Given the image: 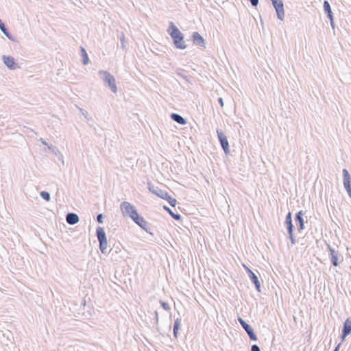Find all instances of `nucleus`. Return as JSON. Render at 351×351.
<instances>
[{
	"mask_svg": "<svg viewBox=\"0 0 351 351\" xmlns=\"http://www.w3.org/2000/svg\"><path fill=\"white\" fill-rule=\"evenodd\" d=\"M167 32L171 36L173 45L177 49H185L186 48V45L184 40V34L179 30V29L173 22L169 23Z\"/></svg>",
	"mask_w": 351,
	"mask_h": 351,
	"instance_id": "obj_1",
	"label": "nucleus"
},
{
	"mask_svg": "<svg viewBox=\"0 0 351 351\" xmlns=\"http://www.w3.org/2000/svg\"><path fill=\"white\" fill-rule=\"evenodd\" d=\"M99 74L105 84L108 85L112 93H116L117 92V87L114 77L106 71H99Z\"/></svg>",
	"mask_w": 351,
	"mask_h": 351,
	"instance_id": "obj_2",
	"label": "nucleus"
},
{
	"mask_svg": "<svg viewBox=\"0 0 351 351\" xmlns=\"http://www.w3.org/2000/svg\"><path fill=\"white\" fill-rule=\"evenodd\" d=\"M96 235L99 243V250L101 252L102 254H106L108 250V243L104 228L98 226L96 230Z\"/></svg>",
	"mask_w": 351,
	"mask_h": 351,
	"instance_id": "obj_3",
	"label": "nucleus"
},
{
	"mask_svg": "<svg viewBox=\"0 0 351 351\" xmlns=\"http://www.w3.org/2000/svg\"><path fill=\"white\" fill-rule=\"evenodd\" d=\"M120 209L123 216H126L130 218H132L138 213L135 206L128 202H123L120 205Z\"/></svg>",
	"mask_w": 351,
	"mask_h": 351,
	"instance_id": "obj_4",
	"label": "nucleus"
},
{
	"mask_svg": "<svg viewBox=\"0 0 351 351\" xmlns=\"http://www.w3.org/2000/svg\"><path fill=\"white\" fill-rule=\"evenodd\" d=\"M238 321L241 325L242 328L245 330V331L247 332V335L249 336V338L251 341H256L258 340L257 336L256 333L254 332L253 328L251 327L250 324H248L244 319H243L241 317H238Z\"/></svg>",
	"mask_w": 351,
	"mask_h": 351,
	"instance_id": "obj_5",
	"label": "nucleus"
},
{
	"mask_svg": "<svg viewBox=\"0 0 351 351\" xmlns=\"http://www.w3.org/2000/svg\"><path fill=\"white\" fill-rule=\"evenodd\" d=\"M217 134L218 140L220 143V145L221 146V148L223 149V152L226 154H228L230 153V146L229 143L227 138V136L225 135V134L221 130H217Z\"/></svg>",
	"mask_w": 351,
	"mask_h": 351,
	"instance_id": "obj_6",
	"label": "nucleus"
},
{
	"mask_svg": "<svg viewBox=\"0 0 351 351\" xmlns=\"http://www.w3.org/2000/svg\"><path fill=\"white\" fill-rule=\"evenodd\" d=\"M271 2L276 10L277 18L282 21L285 16L284 4L282 0H273Z\"/></svg>",
	"mask_w": 351,
	"mask_h": 351,
	"instance_id": "obj_7",
	"label": "nucleus"
},
{
	"mask_svg": "<svg viewBox=\"0 0 351 351\" xmlns=\"http://www.w3.org/2000/svg\"><path fill=\"white\" fill-rule=\"evenodd\" d=\"M343 182L344 188L346 189L349 197L351 198V178L348 171L343 169Z\"/></svg>",
	"mask_w": 351,
	"mask_h": 351,
	"instance_id": "obj_8",
	"label": "nucleus"
},
{
	"mask_svg": "<svg viewBox=\"0 0 351 351\" xmlns=\"http://www.w3.org/2000/svg\"><path fill=\"white\" fill-rule=\"evenodd\" d=\"M243 266H244L245 271H246L247 274H248V276L250 278L252 282L254 285L256 289L258 292H261V283H260L258 276L249 267H247L245 265H243Z\"/></svg>",
	"mask_w": 351,
	"mask_h": 351,
	"instance_id": "obj_9",
	"label": "nucleus"
},
{
	"mask_svg": "<svg viewBox=\"0 0 351 351\" xmlns=\"http://www.w3.org/2000/svg\"><path fill=\"white\" fill-rule=\"evenodd\" d=\"M324 10L327 17L330 20V23L332 29L335 28V22H334V16L331 10L330 5L327 0H324Z\"/></svg>",
	"mask_w": 351,
	"mask_h": 351,
	"instance_id": "obj_10",
	"label": "nucleus"
},
{
	"mask_svg": "<svg viewBox=\"0 0 351 351\" xmlns=\"http://www.w3.org/2000/svg\"><path fill=\"white\" fill-rule=\"evenodd\" d=\"M148 189L153 194L163 199L165 197H167V194L168 193L166 191L162 190L158 186L151 184L150 183H148Z\"/></svg>",
	"mask_w": 351,
	"mask_h": 351,
	"instance_id": "obj_11",
	"label": "nucleus"
},
{
	"mask_svg": "<svg viewBox=\"0 0 351 351\" xmlns=\"http://www.w3.org/2000/svg\"><path fill=\"white\" fill-rule=\"evenodd\" d=\"M304 213L303 210H300L295 214V221L298 226V230L299 232L302 231L304 227Z\"/></svg>",
	"mask_w": 351,
	"mask_h": 351,
	"instance_id": "obj_12",
	"label": "nucleus"
},
{
	"mask_svg": "<svg viewBox=\"0 0 351 351\" xmlns=\"http://www.w3.org/2000/svg\"><path fill=\"white\" fill-rule=\"evenodd\" d=\"M191 40L194 45L205 48V40L198 32H195L192 34Z\"/></svg>",
	"mask_w": 351,
	"mask_h": 351,
	"instance_id": "obj_13",
	"label": "nucleus"
},
{
	"mask_svg": "<svg viewBox=\"0 0 351 351\" xmlns=\"http://www.w3.org/2000/svg\"><path fill=\"white\" fill-rule=\"evenodd\" d=\"M328 249L330 252L331 256V263L333 266H337L339 265L338 261V252L335 251L330 245L328 244Z\"/></svg>",
	"mask_w": 351,
	"mask_h": 351,
	"instance_id": "obj_14",
	"label": "nucleus"
},
{
	"mask_svg": "<svg viewBox=\"0 0 351 351\" xmlns=\"http://www.w3.org/2000/svg\"><path fill=\"white\" fill-rule=\"evenodd\" d=\"M139 227H141L143 230L146 232L149 233L150 234H153L152 232L149 231V228L148 227L147 222L145 220V219L140 216L138 219L135 222Z\"/></svg>",
	"mask_w": 351,
	"mask_h": 351,
	"instance_id": "obj_15",
	"label": "nucleus"
},
{
	"mask_svg": "<svg viewBox=\"0 0 351 351\" xmlns=\"http://www.w3.org/2000/svg\"><path fill=\"white\" fill-rule=\"evenodd\" d=\"M3 62L10 69H15L16 66V64L15 63L14 59L11 56H3Z\"/></svg>",
	"mask_w": 351,
	"mask_h": 351,
	"instance_id": "obj_16",
	"label": "nucleus"
},
{
	"mask_svg": "<svg viewBox=\"0 0 351 351\" xmlns=\"http://www.w3.org/2000/svg\"><path fill=\"white\" fill-rule=\"evenodd\" d=\"M148 313H151L154 317L153 318H150L149 321H147V324L155 327L158 324V313L157 311H154L153 313L151 311H148Z\"/></svg>",
	"mask_w": 351,
	"mask_h": 351,
	"instance_id": "obj_17",
	"label": "nucleus"
},
{
	"mask_svg": "<svg viewBox=\"0 0 351 351\" xmlns=\"http://www.w3.org/2000/svg\"><path fill=\"white\" fill-rule=\"evenodd\" d=\"M171 118L173 121H175L180 125H184L186 124V120L178 113H172L171 114Z\"/></svg>",
	"mask_w": 351,
	"mask_h": 351,
	"instance_id": "obj_18",
	"label": "nucleus"
},
{
	"mask_svg": "<svg viewBox=\"0 0 351 351\" xmlns=\"http://www.w3.org/2000/svg\"><path fill=\"white\" fill-rule=\"evenodd\" d=\"M66 219L68 223L73 225L78 222L79 217L75 213H69L66 215Z\"/></svg>",
	"mask_w": 351,
	"mask_h": 351,
	"instance_id": "obj_19",
	"label": "nucleus"
},
{
	"mask_svg": "<svg viewBox=\"0 0 351 351\" xmlns=\"http://www.w3.org/2000/svg\"><path fill=\"white\" fill-rule=\"evenodd\" d=\"M181 325V319L177 318L174 322L173 333L175 338L178 337V330Z\"/></svg>",
	"mask_w": 351,
	"mask_h": 351,
	"instance_id": "obj_20",
	"label": "nucleus"
},
{
	"mask_svg": "<svg viewBox=\"0 0 351 351\" xmlns=\"http://www.w3.org/2000/svg\"><path fill=\"white\" fill-rule=\"evenodd\" d=\"M165 210L175 220L179 221L181 219V215L178 213H174L168 206H164Z\"/></svg>",
	"mask_w": 351,
	"mask_h": 351,
	"instance_id": "obj_21",
	"label": "nucleus"
},
{
	"mask_svg": "<svg viewBox=\"0 0 351 351\" xmlns=\"http://www.w3.org/2000/svg\"><path fill=\"white\" fill-rule=\"evenodd\" d=\"M342 330H344L347 332L351 334V319L348 318L343 322Z\"/></svg>",
	"mask_w": 351,
	"mask_h": 351,
	"instance_id": "obj_22",
	"label": "nucleus"
},
{
	"mask_svg": "<svg viewBox=\"0 0 351 351\" xmlns=\"http://www.w3.org/2000/svg\"><path fill=\"white\" fill-rule=\"evenodd\" d=\"M164 199L167 200L173 207H175L177 204V200L175 198L171 197L168 193L167 194V197H165Z\"/></svg>",
	"mask_w": 351,
	"mask_h": 351,
	"instance_id": "obj_23",
	"label": "nucleus"
},
{
	"mask_svg": "<svg viewBox=\"0 0 351 351\" xmlns=\"http://www.w3.org/2000/svg\"><path fill=\"white\" fill-rule=\"evenodd\" d=\"M285 225L287 230V232H293L294 226L293 224V221L285 222Z\"/></svg>",
	"mask_w": 351,
	"mask_h": 351,
	"instance_id": "obj_24",
	"label": "nucleus"
},
{
	"mask_svg": "<svg viewBox=\"0 0 351 351\" xmlns=\"http://www.w3.org/2000/svg\"><path fill=\"white\" fill-rule=\"evenodd\" d=\"M0 29L3 32V34L7 36L8 37L9 36V34H8V32L7 31L5 27V25L4 23L1 21V20L0 19Z\"/></svg>",
	"mask_w": 351,
	"mask_h": 351,
	"instance_id": "obj_25",
	"label": "nucleus"
},
{
	"mask_svg": "<svg viewBox=\"0 0 351 351\" xmlns=\"http://www.w3.org/2000/svg\"><path fill=\"white\" fill-rule=\"evenodd\" d=\"M160 304L161 306L163 308V309H165V311H169L171 309L169 304L167 302H164L162 300H160Z\"/></svg>",
	"mask_w": 351,
	"mask_h": 351,
	"instance_id": "obj_26",
	"label": "nucleus"
},
{
	"mask_svg": "<svg viewBox=\"0 0 351 351\" xmlns=\"http://www.w3.org/2000/svg\"><path fill=\"white\" fill-rule=\"evenodd\" d=\"M40 196L44 199H45L46 201H49L50 200V195L48 192H46V191H42L40 193Z\"/></svg>",
	"mask_w": 351,
	"mask_h": 351,
	"instance_id": "obj_27",
	"label": "nucleus"
},
{
	"mask_svg": "<svg viewBox=\"0 0 351 351\" xmlns=\"http://www.w3.org/2000/svg\"><path fill=\"white\" fill-rule=\"evenodd\" d=\"M288 234H289V238L291 241V243L293 245L295 244L296 240H295V237L293 234V232H289Z\"/></svg>",
	"mask_w": 351,
	"mask_h": 351,
	"instance_id": "obj_28",
	"label": "nucleus"
},
{
	"mask_svg": "<svg viewBox=\"0 0 351 351\" xmlns=\"http://www.w3.org/2000/svg\"><path fill=\"white\" fill-rule=\"evenodd\" d=\"M289 221H292V214L291 212H289L287 214L285 222H289Z\"/></svg>",
	"mask_w": 351,
	"mask_h": 351,
	"instance_id": "obj_29",
	"label": "nucleus"
},
{
	"mask_svg": "<svg viewBox=\"0 0 351 351\" xmlns=\"http://www.w3.org/2000/svg\"><path fill=\"white\" fill-rule=\"evenodd\" d=\"M103 219H104V215L103 214H99L97 215V221L99 223H103Z\"/></svg>",
	"mask_w": 351,
	"mask_h": 351,
	"instance_id": "obj_30",
	"label": "nucleus"
},
{
	"mask_svg": "<svg viewBox=\"0 0 351 351\" xmlns=\"http://www.w3.org/2000/svg\"><path fill=\"white\" fill-rule=\"evenodd\" d=\"M251 351H261V350L258 345L254 344L251 346Z\"/></svg>",
	"mask_w": 351,
	"mask_h": 351,
	"instance_id": "obj_31",
	"label": "nucleus"
},
{
	"mask_svg": "<svg viewBox=\"0 0 351 351\" xmlns=\"http://www.w3.org/2000/svg\"><path fill=\"white\" fill-rule=\"evenodd\" d=\"M349 335H350L349 332H347L344 330H341V337L342 339V340H344L345 338L348 336Z\"/></svg>",
	"mask_w": 351,
	"mask_h": 351,
	"instance_id": "obj_32",
	"label": "nucleus"
},
{
	"mask_svg": "<svg viewBox=\"0 0 351 351\" xmlns=\"http://www.w3.org/2000/svg\"><path fill=\"white\" fill-rule=\"evenodd\" d=\"M82 53H83V55L84 56V63L86 64V50L84 48H82Z\"/></svg>",
	"mask_w": 351,
	"mask_h": 351,
	"instance_id": "obj_33",
	"label": "nucleus"
},
{
	"mask_svg": "<svg viewBox=\"0 0 351 351\" xmlns=\"http://www.w3.org/2000/svg\"><path fill=\"white\" fill-rule=\"evenodd\" d=\"M141 215L138 214V213L137 214H136L134 216H133L132 218H130L134 223L136 222V221L138 219V217H140Z\"/></svg>",
	"mask_w": 351,
	"mask_h": 351,
	"instance_id": "obj_34",
	"label": "nucleus"
},
{
	"mask_svg": "<svg viewBox=\"0 0 351 351\" xmlns=\"http://www.w3.org/2000/svg\"><path fill=\"white\" fill-rule=\"evenodd\" d=\"M179 71H180V69H178V70L176 71V74H177L178 76H180V77H182V78H184V79H186V77H186V75H184V74H182V73L181 72H180Z\"/></svg>",
	"mask_w": 351,
	"mask_h": 351,
	"instance_id": "obj_35",
	"label": "nucleus"
},
{
	"mask_svg": "<svg viewBox=\"0 0 351 351\" xmlns=\"http://www.w3.org/2000/svg\"><path fill=\"white\" fill-rule=\"evenodd\" d=\"M218 102L221 107L223 106V100L221 97L218 98Z\"/></svg>",
	"mask_w": 351,
	"mask_h": 351,
	"instance_id": "obj_36",
	"label": "nucleus"
},
{
	"mask_svg": "<svg viewBox=\"0 0 351 351\" xmlns=\"http://www.w3.org/2000/svg\"><path fill=\"white\" fill-rule=\"evenodd\" d=\"M341 346V343H339L335 348V349L333 350V351H339V348Z\"/></svg>",
	"mask_w": 351,
	"mask_h": 351,
	"instance_id": "obj_37",
	"label": "nucleus"
}]
</instances>
